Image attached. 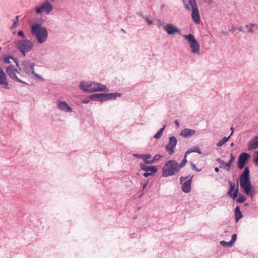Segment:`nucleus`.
Wrapping results in <instances>:
<instances>
[{
	"instance_id": "obj_16",
	"label": "nucleus",
	"mask_w": 258,
	"mask_h": 258,
	"mask_svg": "<svg viewBox=\"0 0 258 258\" xmlns=\"http://www.w3.org/2000/svg\"><path fill=\"white\" fill-rule=\"evenodd\" d=\"M57 107L62 111L71 113L73 112L72 107L65 101H57Z\"/></svg>"
},
{
	"instance_id": "obj_15",
	"label": "nucleus",
	"mask_w": 258,
	"mask_h": 258,
	"mask_svg": "<svg viewBox=\"0 0 258 258\" xmlns=\"http://www.w3.org/2000/svg\"><path fill=\"white\" fill-rule=\"evenodd\" d=\"M0 85H4L3 88L5 89H10L7 75L2 68H0Z\"/></svg>"
},
{
	"instance_id": "obj_11",
	"label": "nucleus",
	"mask_w": 258,
	"mask_h": 258,
	"mask_svg": "<svg viewBox=\"0 0 258 258\" xmlns=\"http://www.w3.org/2000/svg\"><path fill=\"white\" fill-rule=\"evenodd\" d=\"M177 144V140L174 136L169 138V142L165 146V149L169 155H172L174 153Z\"/></svg>"
},
{
	"instance_id": "obj_54",
	"label": "nucleus",
	"mask_w": 258,
	"mask_h": 258,
	"mask_svg": "<svg viewBox=\"0 0 258 258\" xmlns=\"http://www.w3.org/2000/svg\"><path fill=\"white\" fill-rule=\"evenodd\" d=\"M137 14L138 16H141V17H142V16H143V14H142V13L141 12H138V13H137Z\"/></svg>"
},
{
	"instance_id": "obj_1",
	"label": "nucleus",
	"mask_w": 258,
	"mask_h": 258,
	"mask_svg": "<svg viewBox=\"0 0 258 258\" xmlns=\"http://www.w3.org/2000/svg\"><path fill=\"white\" fill-rule=\"evenodd\" d=\"M239 183L242 192L245 195L253 198L255 195V191L251 185L250 180L249 168L246 166L239 176Z\"/></svg>"
},
{
	"instance_id": "obj_25",
	"label": "nucleus",
	"mask_w": 258,
	"mask_h": 258,
	"mask_svg": "<svg viewBox=\"0 0 258 258\" xmlns=\"http://www.w3.org/2000/svg\"><path fill=\"white\" fill-rule=\"evenodd\" d=\"M233 135V132H232L230 135L227 137H224L222 140L219 141L216 144L217 147H221L226 142H227L230 137Z\"/></svg>"
},
{
	"instance_id": "obj_26",
	"label": "nucleus",
	"mask_w": 258,
	"mask_h": 258,
	"mask_svg": "<svg viewBox=\"0 0 258 258\" xmlns=\"http://www.w3.org/2000/svg\"><path fill=\"white\" fill-rule=\"evenodd\" d=\"M166 127V125H164L162 128H161L159 131L154 136V138L155 139H160L163 134V131Z\"/></svg>"
},
{
	"instance_id": "obj_2",
	"label": "nucleus",
	"mask_w": 258,
	"mask_h": 258,
	"mask_svg": "<svg viewBox=\"0 0 258 258\" xmlns=\"http://www.w3.org/2000/svg\"><path fill=\"white\" fill-rule=\"evenodd\" d=\"M31 34L36 37L40 44L45 42L48 35L46 28L40 23H35L31 26Z\"/></svg>"
},
{
	"instance_id": "obj_29",
	"label": "nucleus",
	"mask_w": 258,
	"mask_h": 258,
	"mask_svg": "<svg viewBox=\"0 0 258 258\" xmlns=\"http://www.w3.org/2000/svg\"><path fill=\"white\" fill-rule=\"evenodd\" d=\"M152 157V156L151 155L148 154H144V156H143V161L144 162V164H151V163H150L149 162H151V160H149V159H150Z\"/></svg>"
},
{
	"instance_id": "obj_57",
	"label": "nucleus",
	"mask_w": 258,
	"mask_h": 258,
	"mask_svg": "<svg viewBox=\"0 0 258 258\" xmlns=\"http://www.w3.org/2000/svg\"><path fill=\"white\" fill-rule=\"evenodd\" d=\"M174 123H175L176 125L179 126V122L177 120H175Z\"/></svg>"
},
{
	"instance_id": "obj_64",
	"label": "nucleus",
	"mask_w": 258,
	"mask_h": 258,
	"mask_svg": "<svg viewBox=\"0 0 258 258\" xmlns=\"http://www.w3.org/2000/svg\"><path fill=\"white\" fill-rule=\"evenodd\" d=\"M233 145H234L233 143H232L231 144V146H233Z\"/></svg>"
},
{
	"instance_id": "obj_12",
	"label": "nucleus",
	"mask_w": 258,
	"mask_h": 258,
	"mask_svg": "<svg viewBox=\"0 0 258 258\" xmlns=\"http://www.w3.org/2000/svg\"><path fill=\"white\" fill-rule=\"evenodd\" d=\"M229 185V188L227 193V195L233 200H235L238 197V193L239 192V187L238 183H237V187H235V184L231 181L228 182Z\"/></svg>"
},
{
	"instance_id": "obj_22",
	"label": "nucleus",
	"mask_w": 258,
	"mask_h": 258,
	"mask_svg": "<svg viewBox=\"0 0 258 258\" xmlns=\"http://www.w3.org/2000/svg\"><path fill=\"white\" fill-rule=\"evenodd\" d=\"M258 148V136H255L253 140L249 143L248 150L250 151Z\"/></svg>"
},
{
	"instance_id": "obj_39",
	"label": "nucleus",
	"mask_w": 258,
	"mask_h": 258,
	"mask_svg": "<svg viewBox=\"0 0 258 258\" xmlns=\"http://www.w3.org/2000/svg\"><path fill=\"white\" fill-rule=\"evenodd\" d=\"M190 177V176L189 175H188L186 176H181L180 177V184H182L183 181L187 179L188 178H189Z\"/></svg>"
},
{
	"instance_id": "obj_51",
	"label": "nucleus",
	"mask_w": 258,
	"mask_h": 258,
	"mask_svg": "<svg viewBox=\"0 0 258 258\" xmlns=\"http://www.w3.org/2000/svg\"><path fill=\"white\" fill-rule=\"evenodd\" d=\"M147 184H148V182H147L146 183L144 184V185L143 186V189H145V188L146 187Z\"/></svg>"
},
{
	"instance_id": "obj_9",
	"label": "nucleus",
	"mask_w": 258,
	"mask_h": 258,
	"mask_svg": "<svg viewBox=\"0 0 258 258\" xmlns=\"http://www.w3.org/2000/svg\"><path fill=\"white\" fill-rule=\"evenodd\" d=\"M140 166L142 170L145 171L143 174L145 177L154 175L158 171L156 166H148L143 163H140Z\"/></svg>"
},
{
	"instance_id": "obj_3",
	"label": "nucleus",
	"mask_w": 258,
	"mask_h": 258,
	"mask_svg": "<svg viewBox=\"0 0 258 258\" xmlns=\"http://www.w3.org/2000/svg\"><path fill=\"white\" fill-rule=\"evenodd\" d=\"M167 166L166 168L162 169V176L169 177L173 175L175 173L179 171L177 167L178 163L175 160H170L167 161L165 165Z\"/></svg>"
},
{
	"instance_id": "obj_23",
	"label": "nucleus",
	"mask_w": 258,
	"mask_h": 258,
	"mask_svg": "<svg viewBox=\"0 0 258 258\" xmlns=\"http://www.w3.org/2000/svg\"><path fill=\"white\" fill-rule=\"evenodd\" d=\"M234 216L236 222H238L243 216L239 206H237L234 210Z\"/></svg>"
},
{
	"instance_id": "obj_6",
	"label": "nucleus",
	"mask_w": 258,
	"mask_h": 258,
	"mask_svg": "<svg viewBox=\"0 0 258 258\" xmlns=\"http://www.w3.org/2000/svg\"><path fill=\"white\" fill-rule=\"evenodd\" d=\"M35 62L25 60L23 61L21 63V68H19V71L24 72L28 76H30L32 74H34Z\"/></svg>"
},
{
	"instance_id": "obj_49",
	"label": "nucleus",
	"mask_w": 258,
	"mask_h": 258,
	"mask_svg": "<svg viewBox=\"0 0 258 258\" xmlns=\"http://www.w3.org/2000/svg\"><path fill=\"white\" fill-rule=\"evenodd\" d=\"M221 33L224 35H227L228 34V32L225 31L224 30L221 31Z\"/></svg>"
},
{
	"instance_id": "obj_14",
	"label": "nucleus",
	"mask_w": 258,
	"mask_h": 258,
	"mask_svg": "<svg viewBox=\"0 0 258 258\" xmlns=\"http://www.w3.org/2000/svg\"><path fill=\"white\" fill-rule=\"evenodd\" d=\"M164 29L168 35H174L175 33H178L182 36L179 29L177 28L173 24H167L164 26Z\"/></svg>"
},
{
	"instance_id": "obj_8",
	"label": "nucleus",
	"mask_w": 258,
	"mask_h": 258,
	"mask_svg": "<svg viewBox=\"0 0 258 258\" xmlns=\"http://www.w3.org/2000/svg\"><path fill=\"white\" fill-rule=\"evenodd\" d=\"M189 3L191 6V18L194 21V22L197 24H199L201 22V18L200 15L199 13V10L197 8V5L195 0H189Z\"/></svg>"
},
{
	"instance_id": "obj_5",
	"label": "nucleus",
	"mask_w": 258,
	"mask_h": 258,
	"mask_svg": "<svg viewBox=\"0 0 258 258\" xmlns=\"http://www.w3.org/2000/svg\"><path fill=\"white\" fill-rule=\"evenodd\" d=\"M182 36L189 42V46L191 48V52L194 54H199L200 53V44L195 36L192 34L188 35H182Z\"/></svg>"
},
{
	"instance_id": "obj_32",
	"label": "nucleus",
	"mask_w": 258,
	"mask_h": 258,
	"mask_svg": "<svg viewBox=\"0 0 258 258\" xmlns=\"http://www.w3.org/2000/svg\"><path fill=\"white\" fill-rule=\"evenodd\" d=\"M253 162L256 166H258V151H255L254 154Z\"/></svg>"
},
{
	"instance_id": "obj_61",
	"label": "nucleus",
	"mask_w": 258,
	"mask_h": 258,
	"mask_svg": "<svg viewBox=\"0 0 258 258\" xmlns=\"http://www.w3.org/2000/svg\"><path fill=\"white\" fill-rule=\"evenodd\" d=\"M244 206H249V204H248V203H245V204H244Z\"/></svg>"
},
{
	"instance_id": "obj_13",
	"label": "nucleus",
	"mask_w": 258,
	"mask_h": 258,
	"mask_svg": "<svg viewBox=\"0 0 258 258\" xmlns=\"http://www.w3.org/2000/svg\"><path fill=\"white\" fill-rule=\"evenodd\" d=\"M53 9L52 5L47 1L44 2L41 6L36 7V12L37 14H42L45 12L49 14Z\"/></svg>"
},
{
	"instance_id": "obj_44",
	"label": "nucleus",
	"mask_w": 258,
	"mask_h": 258,
	"mask_svg": "<svg viewBox=\"0 0 258 258\" xmlns=\"http://www.w3.org/2000/svg\"><path fill=\"white\" fill-rule=\"evenodd\" d=\"M13 60L15 61V62L16 63L17 67L19 69V68H21L19 66V61H18L17 58L13 57Z\"/></svg>"
},
{
	"instance_id": "obj_30",
	"label": "nucleus",
	"mask_w": 258,
	"mask_h": 258,
	"mask_svg": "<svg viewBox=\"0 0 258 258\" xmlns=\"http://www.w3.org/2000/svg\"><path fill=\"white\" fill-rule=\"evenodd\" d=\"M238 198L236 199V203H243L245 200L246 198L245 197L242 195L241 194H238Z\"/></svg>"
},
{
	"instance_id": "obj_52",
	"label": "nucleus",
	"mask_w": 258,
	"mask_h": 258,
	"mask_svg": "<svg viewBox=\"0 0 258 258\" xmlns=\"http://www.w3.org/2000/svg\"><path fill=\"white\" fill-rule=\"evenodd\" d=\"M158 21L159 22V23H160V26H162V27H163L164 28V26H163V23H162V22L161 20H158Z\"/></svg>"
},
{
	"instance_id": "obj_34",
	"label": "nucleus",
	"mask_w": 258,
	"mask_h": 258,
	"mask_svg": "<svg viewBox=\"0 0 258 258\" xmlns=\"http://www.w3.org/2000/svg\"><path fill=\"white\" fill-rule=\"evenodd\" d=\"M186 162L187 160H185V159H182L180 164L178 163L177 167L179 170L185 166Z\"/></svg>"
},
{
	"instance_id": "obj_63",
	"label": "nucleus",
	"mask_w": 258,
	"mask_h": 258,
	"mask_svg": "<svg viewBox=\"0 0 258 258\" xmlns=\"http://www.w3.org/2000/svg\"><path fill=\"white\" fill-rule=\"evenodd\" d=\"M231 130H232V132H233V131H234V128L233 127H231Z\"/></svg>"
},
{
	"instance_id": "obj_21",
	"label": "nucleus",
	"mask_w": 258,
	"mask_h": 258,
	"mask_svg": "<svg viewBox=\"0 0 258 258\" xmlns=\"http://www.w3.org/2000/svg\"><path fill=\"white\" fill-rule=\"evenodd\" d=\"M196 131L195 130L184 128L180 132V136L184 138H187L194 135Z\"/></svg>"
},
{
	"instance_id": "obj_27",
	"label": "nucleus",
	"mask_w": 258,
	"mask_h": 258,
	"mask_svg": "<svg viewBox=\"0 0 258 258\" xmlns=\"http://www.w3.org/2000/svg\"><path fill=\"white\" fill-rule=\"evenodd\" d=\"M197 153L199 154H202V152L201 151V150L199 149V147L198 146H194L192 148H190L188 149L186 151V154H190L191 153Z\"/></svg>"
},
{
	"instance_id": "obj_43",
	"label": "nucleus",
	"mask_w": 258,
	"mask_h": 258,
	"mask_svg": "<svg viewBox=\"0 0 258 258\" xmlns=\"http://www.w3.org/2000/svg\"><path fill=\"white\" fill-rule=\"evenodd\" d=\"M18 35L20 36V37H22L23 38H25V35L23 32V31L22 30H19L18 32Z\"/></svg>"
},
{
	"instance_id": "obj_41",
	"label": "nucleus",
	"mask_w": 258,
	"mask_h": 258,
	"mask_svg": "<svg viewBox=\"0 0 258 258\" xmlns=\"http://www.w3.org/2000/svg\"><path fill=\"white\" fill-rule=\"evenodd\" d=\"M236 239H237V235L236 234H233L232 235V237H231V239L230 240V241L233 243L234 244V242H235V241L236 240Z\"/></svg>"
},
{
	"instance_id": "obj_45",
	"label": "nucleus",
	"mask_w": 258,
	"mask_h": 258,
	"mask_svg": "<svg viewBox=\"0 0 258 258\" xmlns=\"http://www.w3.org/2000/svg\"><path fill=\"white\" fill-rule=\"evenodd\" d=\"M17 25H18V22L17 21H14L12 26L11 27V29H13L15 28L17 26Z\"/></svg>"
},
{
	"instance_id": "obj_33",
	"label": "nucleus",
	"mask_w": 258,
	"mask_h": 258,
	"mask_svg": "<svg viewBox=\"0 0 258 258\" xmlns=\"http://www.w3.org/2000/svg\"><path fill=\"white\" fill-rule=\"evenodd\" d=\"M162 157V156L159 154L155 155L152 159L151 160V162H149L150 163H151V164L154 163L155 162L159 160V159Z\"/></svg>"
},
{
	"instance_id": "obj_7",
	"label": "nucleus",
	"mask_w": 258,
	"mask_h": 258,
	"mask_svg": "<svg viewBox=\"0 0 258 258\" xmlns=\"http://www.w3.org/2000/svg\"><path fill=\"white\" fill-rule=\"evenodd\" d=\"M7 75L8 74L9 76L14 81L21 83L25 85H28L26 82L21 80L19 78H18L16 74H20L19 72L18 69H16L14 66L12 64H10L6 69V72Z\"/></svg>"
},
{
	"instance_id": "obj_37",
	"label": "nucleus",
	"mask_w": 258,
	"mask_h": 258,
	"mask_svg": "<svg viewBox=\"0 0 258 258\" xmlns=\"http://www.w3.org/2000/svg\"><path fill=\"white\" fill-rule=\"evenodd\" d=\"M216 161L220 164V168L223 167L225 165V162L223 160H221L220 158H218L216 159Z\"/></svg>"
},
{
	"instance_id": "obj_58",
	"label": "nucleus",
	"mask_w": 258,
	"mask_h": 258,
	"mask_svg": "<svg viewBox=\"0 0 258 258\" xmlns=\"http://www.w3.org/2000/svg\"><path fill=\"white\" fill-rule=\"evenodd\" d=\"M185 8H186V9H187V10H189V9H190V7H189V6H188V5H187V4L185 6Z\"/></svg>"
},
{
	"instance_id": "obj_31",
	"label": "nucleus",
	"mask_w": 258,
	"mask_h": 258,
	"mask_svg": "<svg viewBox=\"0 0 258 258\" xmlns=\"http://www.w3.org/2000/svg\"><path fill=\"white\" fill-rule=\"evenodd\" d=\"M220 244L225 247H230L233 245V244L230 241L229 242L222 240L220 242Z\"/></svg>"
},
{
	"instance_id": "obj_53",
	"label": "nucleus",
	"mask_w": 258,
	"mask_h": 258,
	"mask_svg": "<svg viewBox=\"0 0 258 258\" xmlns=\"http://www.w3.org/2000/svg\"><path fill=\"white\" fill-rule=\"evenodd\" d=\"M82 102L84 103L87 104V103H89V100H84Z\"/></svg>"
},
{
	"instance_id": "obj_18",
	"label": "nucleus",
	"mask_w": 258,
	"mask_h": 258,
	"mask_svg": "<svg viewBox=\"0 0 258 258\" xmlns=\"http://www.w3.org/2000/svg\"><path fill=\"white\" fill-rule=\"evenodd\" d=\"M93 82L82 81L80 84V89L84 92H91L90 89H92Z\"/></svg>"
},
{
	"instance_id": "obj_35",
	"label": "nucleus",
	"mask_w": 258,
	"mask_h": 258,
	"mask_svg": "<svg viewBox=\"0 0 258 258\" xmlns=\"http://www.w3.org/2000/svg\"><path fill=\"white\" fill-rule=\"evenodd\" d=\"M97 84H98V83L93 82L92 89H90L91 92L99 91L98 90H94V89H97V88H98V86L97 85Z\"/></svg>"
},
{
	"instance_id": "obj_36",
	"label": "nucleus",
	"mask_w": 258,
	"mask_h": 258,
	"mask_svg": "<svg viewBox=\"0 0 258 258\" xmlns=\"http://www.w3.org/2000/svg\"><path fill=\"white\" fill-rule=\"evenodd\" d=\"M11 59H13V57L11 56H7L4 59V62L5 63H8V64L10 63L11 62V61H10Z\"/></svg>"
},
{
	"instance_id": "obj_42",
	"label": "nucleus",
	"mask_w": 258,
	"mask_h": 258,
	"mask_svg": "<svg viewBox=\"0 0 258 258\" xmlns=\"http://www.w3.org/2000/svg\"><path fill=\"white\" fill-rule=\"evenodd\" d=\"M133 156L137 158L143 159L144 154H134Z\"/></svg>"
},
{
	"instance_id": "obj_19",
	"label": "nucleus",
	"mask_w": 258,
	"mask_h": 258,
	"mask_svg": "<svg viewBox=\"0 0 258 258\" xmlns=\"http://www.w3.org/2000/svg\"><path fill=\"white\" fill-rule=\"evenodd\" d=\"M91 100L100 102H105L104 93H96L91 95L89 96Z\"/></svg>"
},
{
	"instance_id": "obj_55",
	"label": "nucleus",
	"mask_w": 258,
	"mask_h": 258,
	"mask_svg": "<svg viewBox=\"0 0 258 258\" xmlns=\"http://www.w3.org/2000/svg\"><path fill=\"white\" fill-rule=\"evenodd\" d=\"M215 171L216 172H218L219 171V168L218 167H216L215 168Z\"/></svg>"
},
{
	"instance_id": "obj_56",
	"label": "nucleus",
	"mask_w": 258,
	"mask_h": 258,
	"mask_svg": "<svg viewBox=\"0 0 258 258\" xmlns=\"http://www.w3.org/2000/svg\"><path fill=\"white\" fill-rule=\"evenodd\" d=\"M238 31H239V32L243 31V28H242V27H239L238 28Z\"/></svg>"
},
{
	"instance_id": "obj_59",
	"label": "nucleus",
	"mask_w": 258,
	"mask_h": 258,
	"mask_svg": "<svg viewBox=\"0 0 258 258\" xmlns=\"http://www.w3.org/2000/svg\"><path fill=\"white\" fill-rule=\"evenodd\" d=\"M19 16H17L16 17V20L15 21H17L18 22V20H19Z\"/></svg>"
},
{
	"instance_id": "obj_38",
	"label": "nucleus",
	"mask_w": 258,
	"mask_h": 258,
	"mask_svg": "<svg viewBox=\"0 0 258 258\" xmlns=\"http://www.w3.org/2000/svg\"><path fill=\"white\" fill-rule=\"evenodd\" d=\"M142 17L145 20V21L147 22L148 25H152L153 24V21L152 20H150L149 19L148 17L145 16H142Z\"/></svg>"
},
{
	"instance_id": "obj_4",
	"label": "nucleus",
	"mask_w": 258,
	"mask_h": 258,
	"mask_svg": "<svg viewBox=\"0 0 258 258\" xmlns=\"http://www.w3.org/2000/svg\"><path fill=\"white\" fill-rule=\"evenodd\" d=\"M33 47V42L27 39L19 40L17 44L18 49L24 56L26 55V53L31 50Z\"/></svg>"
},
{
	"instance_id": "obj_40",
	"label": "nucleus",
	"mask_w": 258,
	"mask_h": 258,
	"mask_svg": "<svg viewBox=\"0 0 258 258\" xmlns=\"http://www.w3.org/2000/svg\"><path fill=\"white\" fill-rule=\"evenodd\" d=\"M191 167L193 170H195L198 172L200 171L201 170V169H198L196 167V165L195 164H194L193 163H191Z\"/></svg>"
},
{
	"instance_id": "obj_28",
	"label": "nucleus",
	"mask_w": 258,
	"mask_h": 258,
	"mask_svg": "<svg viewBox=\"0 0 258 258\" xmlns=\"http://www.w3.org/2000/svg\"><path fill=\"white\" fill-rule=\"evenodd\" d=\"M97 85L98 86V88H97V89H94V90H98L99 91H104V92H107L108 91V89L106 87V86L103 84L98 83V84H97Z\"/></svg>"
},
{
	"instance_id": "obj_24",
	"label": "nucleus",
	"mask_w": 258,
	"mask_h": 258,
	"mask_svg": "<svg viewBox=\"0 0 258 258\" xmlns=\"http://www.w3.org/2000/svg\"><path fill=\"white\" fill-rule=\"evenodd\" d=\"M235 159V157L232 154H230V159L226 163H225V165L223 166V168L227 171H229L230 169V166Z\"/></svg>"
},
{
	"instance_id": "obj_50",
	"label": "nucleus",
	"mask_w": 258,
	"mask_h": 258,
	"mask_svg": "<svg viewBox=\"0 0 258 258\" xmlns=\"http://www.w3.org/2000/svg\"><path fill=\"white\" fill-rule=\"evenodd\" d=\"M189 154H186V152H185V155H184V157H183V159H185V160H187V159H186L187 156L188 155H189Z\"/></svg>"
},
{
	"instance_id": "obj_10",
	"label": "nucleus",
	"mask_w": 258,
	"mask_h": 258,
	"mask_svg": "<svg viewBox=\"0 0 258 258\" xmlns=\"http://www.w3.org/2000/svg\"><path fill=\"white\" fill-rule=\"evenodd\" d=\"M250 158V155L249 153L245 152L241 153L238 157L237 163L238 168L239 169H243Z\"/></svg>"
},
{
	"instance_id": "obj_48",
	"label": "nucleus",
	"mask_w": 258,
	"mask_h": 258,
	"mask_svg": "<svg viewBox=\"0 0 258 258\" xmlns=\"http://www.w3.org/2000/svg\"><path fill=\"white\" fill-rule=\"evenodd\" d=\"M248 33H253L254 31L253 29L251 27L248 29Z\"/></svg>"
},
{
	"instance_id": "obj_20",
	"label": "nucleus",
	"mask_w": 258,
	"mask_h": 258,
	"mask_svg": "<svg viewBox=\"0 0 258 258\" xmlns=\"http://www.w3.org/2000/svg\"><path fill=\"white\" fill-rule=\"evenodd\" d=\"M105 101L110 100H115L117 97L121 96L122 94L115 92V93H104Z\"/></svg>"
},
{
	"instance_id": "obj_17",
	"label": "nucleus",
	"mask_w": 258,
	"mask_h": 258,
	"mask_svg": "<svg viewBox=\"0 0 258 258\" xmlns=\"http://www.w3.org/2000/svg\"><path fill=\"white\" fill-rule=\"evenodd\" d=\"M194 175H191L189 179L182 183V190L185 193H188L191 190V184Z\"/></svg>"
},
{
	"instance_id": "obj_46",
	"label": "nucleus",
	"mask_w": 258,
	"mask_h": 258,
	"mask_svg": "<svg viewBox=\"0 0 258 258\" xmlns=\"http://www.w3.org/2000/svg\"><path fill=\"white\" fill-rule=\"evenodd\" d=\"M32 75H34L36 77L40 79V80H44L43 78L40 75H39V74H36L35 72H34V74H32Z\"/></svg>"
},
{
	"instance_id": "obj_47",
	"label": "nucleus",
	"mask_w": 258,
	"mask_h": 258,
	"mask_svg": "<svg viewBox=\"0 0 258 258\" xmlns=\"http://www.w3.org/2000/svg\"><path fill=\"white\" fill-rule=\"evenodd\" d=\"M249 25H250V27L252 28V27H255V28L257 27V25L255 23H249Z\"/></svg>"
},
{
	"instance_id": "obj_62",
	"label": "nucleus",
	"mask_w": 258,
	"mask_h": 258,
	"mask_svg": "<svg viewBox=\"0 0 258 258\" xmlns=\"http://www.w3.org/2000/svg\"><path fill=\"white\" fill-rule=\"evenodd\" d=\"M121 31L123 32H124V33H126V31L123 29H121Z\"/></svg>"
},
{
	"instance_id": "obj_60",
	"label": "nucleus",
	"mask_w": 258,
	"mask_h": 258,
	"mask_svg": "<svg viewBox=\"0 0 258 258\" xmlns=\"http://www.w3.org/2000/svg\"><path fill=\"white\" fill-rule=\"evenodd\" d=\"M245 27L247 28H249L250 27V25H249V24H248L246 25Z\"/></svg>"
}]
</instances>
